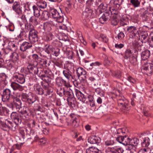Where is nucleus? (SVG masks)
I'll list each match as a JSON object with an SVG mask.
<instances>
[{"label": "nucleus", "mask_w": 153, "mask_h": 153, "mask_svg": "<svg viewBox=\"0 0 153 153\" xmlns=\"http://www.w3.org/2000/svg\"><path fill=\"white\" fill-rule=\"evenodd\" d=\"M50 12L53 19L58 23H61L63 22L64 18L62 15L60 14L56 9H51Z\"/></svg>", "instance_id": "f257e3e1"}, {"label": "nucleus", "mask_w": 153, "mask_h": 153, "mask_svg": "<svg viewBox=\"0 0 153 153\" xmlns=\"http://www.w3.org/2000/svg\"><path fill=\"white\" fill-rule=\"evenodd\" d=\"M13 96L12 93L9 89H5L2 95V100L3 102L8 101Z\"/></svg>", "instance_id": "f03ea898"}, {"label": "nucleus", "mask_w": 153, "mask_h": 153, "mask_svg": "<svg viewBox=\"0 0 153 153\" xmlns=\"http://www.w3.org/2000/svg\"><path fill=\"white\" fill-rule=\"evenodd\" d=\"M127 30L130 33V37L131 38H134L137 36V35H139V32L135 27L130 26L127 28Z\"/></svg>", "instance_id": "7ed1b4c3"}, {"label": "nucleus", "mask_w": 153, "mask_h": 153, "mask_svg": "<svg viewBox=\"0 0 153 153\" xmlns=\"http://www.w3.org/2000/svg\"><path fill=\"white\" fill-rule=\"evenodd\" d=\"M13 79L18 82L22 84L25 81V77L23 75L15 73L13 76Z\"/></svg>", "instance_id": "20e7f679"}, {"label": "nucleus", "mask_w": 153, "mask_h": 153, "mask_svg": "<svg viewBox=\"0 0 153 153\" xmlns=\"http://www.w3.org/2000/svg\"><path fill=\"white\" fill-rule=\"evenodd\" d=\"M144 72L147 75L151 74L153 73V65L147 63L145 64L143 68Z\"/></svg>", "instance_id": "39448f33"}, {"label": "nucleus", "mask_w": 153, "mask_h": 153, "mask_svg": "<svg viewBox=\"0 0 153 153\" xmlns=\"http://www.w3.org/2000/svg\"><path fill=\"white\" fill-rule=\"evenodd\" d=\"M12 9L17 14L21 15L22 13V8L21 7L19 2L15 1L12 6Z\"/></svg>", "instance_id": "423d86ee"}, {"label": "nucleus", "mask_w": 153, "mask_h": 153, "mask_svg": "<svg viewBox=\"0 0 153 153\" xmlns=\"http://www.w3.org/2000/svg\"><path fill=\"white\" fill-rule=\"evenodd\" d=\"M37 33V31L34 29L30 31L29 34V39L33 42L37 41L38 40Z\"/></svg>", "instance_id": "0eeeda50"}, {"label": "nucleus", "mask_w": 153, "mask_h": 153, "mask_svg": "<svg viewBox=\"0 0 153 153\" xmlns=\"http://www.w3.org/2000/svg\"><path fill=\"white\" fill-rule=\"evenodd\" d=\"M20 117V116H19L16 112H13L11 114V119L14 120V122L16 124L21 123L22 121Z\"/></svg>", "instance_id": "6e6552de"}, {"label": "nucleus", "mask_w": 153, "mask_h": 153, "mask_svg": "<svg viewBox=\"0 0 153 153\" xmlns=\"http://www.w3.org/2000/svg\"><path fill=\"white\" fill-rule=\"evenodd\" d=\"M75 94L78 99L80 101L85 102L86 101V98L84 94L78 90H75Z\"/></svg>", "instance_id": "1a4fd4ad"}, {"label": "nucleus", "mask_w": 153, "mask_h": 153, "mask_svg": "<svg viewBox=\"0 0 153 153\" xmlns=\"http://www.w3.org/2000/svg\"><path fill=\"white\" fill-rule=\"evenodd\" d=\"M32 46V45L31 43L25 42L21 44L20 46V50L21 51L24 52L26 50L31 48Z\"/></svg>", "instance_id": "9d476101"}, {"label": "nucleus", "mask_w": 153, "mask_h": 153, "mask_svg": "<svg viewBox=\"0 0 153 153\" xmlns=\"http://www.w3.org/2000/svg\"><path fill=\"white\" fill-rule=\"evenodd\" d=\"M110 17L109 14L108 13L105 12L99 18V21L101 23L103 24L108 20Z\"/></svg>", "instance_id": "9b49d317"}, {"label": "nucleus", "mask_w": 153, "mask_h": 153, "mask_svg": "<svg viewBox=\"0 0 153 153\" xmlns=\"http://www.w3.org/2000/svg\"><path fill=\"white\" fill-rule=\"evenodd\" d=\"M33 8L34 16L36 17H39L41 16V13L42 12V10L35 5L33 6Z\"/></svg>", "instance_id": "f8f14e48"}, {"label": "nucleus", "mask_w": 153, "mask_h": 153, "mask_svg": "<svg viewBox=\"0 0 153 153\" xmlns=\"http://www.w3.org/2000/svg\"><path fill=\"white\" fill-rule=\"evenodd\" d=\"M92 10L89 7L86 8L83 13V17L87 18L90 17L92 13Z\"/></svg>", "instance_id": "ddd939ff"}, {"label": "nucleus", "mask_w": 153, "mask_h": 153, "mask_svg": "<svg viewBox=\"0 0 153 153\" xmlns=\"http://www.w3.org/2000/svg\"><path fill=\"white\" fill-rule=\"evenodd\" d=\"M11 87L14 90H18L20 91H22L23 88L22 86L16 82H13L11 84Z\"/></svg>", "instance_id": "4468645a"}, {"label": "nucleus", "mask_w": 153, "mask_h": 153, "mask_svg": "<svg viewBox=\"0 0 153 153\" xmlns=\"http://www.w3.org/2000/svg\"><path fill=\"white\" fill-rule=\"evenodd\" d=\"M150 51L148 50H146L143 51L141 54V59L143 60L147 59L150 56Z\"/></svg>", "instance_id": "2eb2a0df"}, {"label": "nucleus", "mask_w": 153, "mask_h": 153, "mask_svg": "<svg viewBox=\"0 0 153 153\" xmlns=\"http://www.w3.org/2000/svg\"><path fill=\"white\" fill-rule=\"evenodd\" d=\"M77 75L78 77L81 76H83L85 78L86 76V72L81 67L77 68Z\"/></svg>", "instance_id": "dca6fc26"}, {"label": "nucleus", "mask_w": 153, "mask_h": 153, "mask_svg": "<svg viewBox=\"0 0 153 153\" xmlns=\"http://www.w3.org/2000/svg\"><path fill=\"white\" fill-rule=\"evenodd\" d=\"M100 138L96 136H93L90 137L88 139V142L91 144H95L99 143L100 141Z\"/></svg>", "instance_id": "f3484780"}, {"label": "nucleus", "mask_w": 153, "mask_h": 153, "mask_svg": "<svg viewBox=\"0 0 153 153\" xmlns=\"http://www.w3.org/2000/svg\"><path fill=\"white\" fill-rule=\"evenodd\" d=\"M34 89L38 94L39 95H42L44 93V91L39 85H35Z\"/></svg>", "instance_id": "a211bd4d"}, {"label": "nucleus", "mask_w": 153, "mask_h": 153, "mask_svg": "<svg viewBox=\"0 0 153 153\" xmlns=\"http://www.w3.org/2000/svg\"><path fill=\"white\" fill-rule=\"evenodd\" d=\"M63 74L65 77L68 79L71 80L73 78L71 73L69 70H66L63 72Z\"/></svg>", "instance_id": "6ab92c4d"}, {"label": "nucleus", "mask_w": 153, "mask_h": 153, "mask_svg": "<svg viewBox=\"0 0 153 153\" xmlns=\"http://www.w3.org/2000/svg\"><path fill=\"white\" fill-rule=\"evenodd\" d=\"M143 141L141 143L142 146L143 147L148 148V146L149 145V139L148 137H146L143 138Z\"/></svg>", "instance_id": "aec40b11"}, {"label": "nucleus", "mask_w": 153, "mask_h": 153, "mask_svg": "<svg viewBox=\"0 0 153 153\" xmlns=\"http://www.w3.org/2000/svg\"><path fill=\"white\" fill-rule=\"evenodd\" d=\"M19 112L22 114H26L27 115L29 112V110L27 107L24 106L21 108Z\"/></svg>", "instance_id": "412c9836"}, {"label": "nucleus", "mask_w": 153, "mask_h": 153, "mask_svg": "<svg viewBox=\"0 0 153 153\" xmlns=\"http://www.w3.org/2000/svg\"><path fill=\"white\" fill-rule=\"evenodd\" d=\"M27 68L29 72L31 73L35 74L36 71L37 70V68L36 66L33 65H29L27 67Z\"/></svg>", "instance_id": "4be33fe9"}, {"label": "nucleus", "mask_w": 153, "mask_h": 153, "mask_svg": "<svg viewBox=\"0 0 153 153\" xmlns=\"http://www.w3.org/2000/svg\"><path fill=\"white\" fill-rule=\"evenodd\" d=\"M86 153H98V150L94 147H91L87 149Z\"/></svg>", "instance_id": "5701e85b"}, {"label": "nucleus", "mask_w": 153, "mask_h": 153, "mask_svg": "<svg viewBox=\"0 0 153 153\" xmlns=\"http://www.w3.org/2000/svg\"><path fill=\"white\" fill-rule=\"evenodd\" d=\"M139 143V140L136 138H134L130 140V145L134 146H137Z\"/></svg>", "instance_id": "b1692460"}, {"label": "nucleus", "mask_w": 153, "mask_h": 153, "mask_svg": "<svg viewBox=\"0 0 153 153\" xmlns=\"http://www.w3.org/2000/svg\"><path fill=\"white\" fill-rule=\"evenodd\" d=\"M130 2L134 7H137L140 6V2L139 0H130Z\"/></svg>", "instance_id": "393cba45"}, {"label": "nucleus", "mask_w": 153, "mask_h": 153, "mask_svg": "<svg viewBox=\"0 0 153 153\" xmlns=\"http://www.w3.org/2000/svg\"><path fill=\"white\" fill-rule=\"evenodd\" d=\"M111 74L114 77L116 78H119L121 76V72L119 71H111Z\"/></svg>", "instance_id": "a878e982"}, {"label": "nucleus", "mask_w": 153, "mask_h": 153, "mask_svg": "<svg viewBox=\"0 0 153 153\" xmlns=\"http://www.w3.org/2000/svg\"><path fill=\"white\" fill-rule=\"evenodd\" d=\"M110 151L114 152L116 153H122L123 151V150L117 146L111 147L110 148Z\"/></svg>", "instance_id": "bb28decb"}, {"label": "nucleus", "mask_w": 153, "mask_h": 153, "mask_svg": "<svg viewBox=\"0 0 153 153\" xmlns=\"http://www.w3.org/2000/svg\"><path fill=\"white\" fill-rule=\"evenodd\" d=\"M7 112V108L3 107L1 104L0 103V115L4 116L5 115V113Z\"/></svg>", "instance_id": "cd10ccee"}, {"label": "nucleus", "mask_w": 153, "mask_h": 153, "mask_svg": "<svg viewBox=\"0 0 153 153\" xmlns=\"http://www.w3.org/2000/svg\"><path fill=\"white\" fill-rule=\"evenodd\" d=\"M37 6L40 8L44 9L46 7V3L43 1H40L37 3Z\"/></svg>", "instance_id": "c85d7f7f"}, {"label": "nucleus", "mask_w": 153, "mask_h": 153, "mask_svg": "<svg viewBox=\"0 0 153 153\" xmlns=\"http://www.w3.org/2000/svg\"><path fill=\"white\" fill-rule=\"evenodd\" d=\"M49 14L47 11H43L42 10L41 15L42 18L45 19H48L49 17Z\"/></svg>", "instance_id": "c756f323"}, {"label": "nucleus", "mask_w": 153, "mask_h": 153, "mask_svg": "<svg viewBox=\"0 0 153 153\" xmlns=\"http://www.w3.org/2000/svg\"><path fill=\"white\" fill-rule=\"evenodd\" d=\"M53 35L51 33H49L44 36V39L46 41H50L53 38Z\"/></svg>", "instance_id": "7c9ffc66"}, {"label": "nucleus", "mask_w": 153, "mask_h": 153, "mask_svg": "<svg viewBox=\"0 0 153 153\" xmlns=\"http://www.w3.org/2000/svg\"><path fill=\"white\" fill-rule=\"evenodd\" d=\"M29 21L35 25H36L38 24V22L36 17L35 16H32L29 19Z\"/></svg>", "instance_id": "2f4dec72"}, {"label": "nucleus", "mask_w": 153, "mask_h": 153, "mask_svg": "<svg viewBox=\"0 0 153 153\" xmlns=\"http://www.w3.org/2000/svg\"><path fill=\"white\" fill-rule=\"evenodd\" d=\"M51 24L50 23L48 22L45 23L44 24L43 29L45 31L47 30H49L51 29Z\"/></svg>", "instance_id": "473e14b6"}, {"label": "nucleus", "mask_w": 153, "mask_h": 153, "mask_svg": "<svg viewBox=\"0 0 153 153\" xmlns=\"http://www.w3.org/2000/svg\"><path fill=\"white\" fill-rule=\"evenodd\" d=\"M71 91L70 88H68V89H66V88H65L64 90H63V93L66 96L68 97L71 95Z\"/></svg>", "instance_id": "72a5a7b5"}, {"label": "nucleus", "mask_w": 153, "mask_h": 153, "mask_svg": "<svg viewBox=\"0 0 153 153\" xmlns=\"http://www.w3.org/2000/svg\"><path fill=\"white\" fill-rule=\"evenodd\" d=\"M151 149L147 148L141 149L138 152V153H151Z\"/></svg>", "instance_id": "f704fd0d"}, {"label": "nucleus", "mask_w": 153, "mask_h": 153, "mask_svg": "<svg viewBox=\"0 0 153 153\" xmlns=\"http://www.w3.org/2000/svg\"><path fill=\"white\" fill-rule=\"evenodd\" d=\"M34 29V27L32 25L30 24L25 25V29L27 32L29 31V32H30V31Z\"/></svg>", "instance_id": "c9c22d12"}, {"label": "nucleus", "mask_w": 153, "mask_h": 153, "mask_svg": "<svg viewBox=\"0 0 153 153\" xmlns=\"http://www.w3.org/2000/svg\"><path fill=\"white\" fill-rule=\"evenodd\" d=\"M55 48L49 45L45 50V51L48 54H49L51 52H53Z\"/></svg>", "instance_id": "e433bc0d"}, {"label": "nucleus", "mask_w": 153, "mask_h": 153, "mask_svg": "<svg viewBox=\"0 0 153 153\" xmlns=\"http://www.w3.org/2000/svg\"><path fill=\"white\" fill-rule=\"evenodd\" d=\"M10 58L13 60L16 61L19 59V56L18 54L16 53H13L10 55Z\"/></svg>", "instance_id": "4c0bfd02"}, {"label": "nucleus", "mask_w": 153, "mask_h": 153, "mask_svg": "<svg viewBox=\"0 0 153 153\" xmlns=\"http://www.w3.org/2000/svg\"><path fill=\"white\" fill-rule=\"evenodd\" d=\"M130 139L129 138L127 137L126 136H125L123 144L125 146L130 145Z\"/></svg>", "instance_id": "58836bf2"}, {"label": "nucleus", "mask_w": 153, "mask_h": 153, "mask_svg": "<svg viewBox=\"0 0 153 153\" xmlns=\"http://www.w3.org/2000/svg\"><path fill=\"white\" fill-rule=\"evenodd\" d=\"M131 51L130 49H127L125 52V56L124 58L125 59H128L130 57L131 55Z\"/></svg>", "instance_id": "ea45409f"}, {"label": "nucleus", "mask_w": 153, "mask_h": 153, "mask_svg": "<svg viewBox=\"0 0 153 153\" xmlns=\"http://www.w3.org/2000/svg\"><path fill=\"white\" fill-rule=\"evenodd\" d=\"M28 97L26 94H22L21 95L20 97L21 100L23 101L26 102L27 101Z\"/></svg>", "instance_id": "a19ab883"}, {"label": "nucleus", "mask_w": 153, "mask_h": 153, "mask_svg": "<svg viewBox=\"0 0 153 153\" xmlns=\"http://www.w3.org/2000/svg\"><path fill=\"white\" fill-rule=\"evenodd\" d=\"M6 123L7 124V126H8V128L10 129L13 127V123L10 121L9 120H6Z\"/></svg>", "instance_id": "79ce46f5"}, {"label": "nucleus", "mask_w": 153, "mask_h": 153, "mask_svg": "<svg viewBox=\"0 0 153 153\" xmlns=\"http://www.w3.org/2000/svg\"><path fill=\"white\" fill-rule=\"evenodd\" d=\"M38 76L40 77L43 80H46L47 81L48 78H49L48 76H46L45 74H38Z\"/></svg>", "instance_id": "37998d69"}, {"label": "nucleus", "mask_w": 153, "mask_h": 153, "mask_svg": "<svg viewBox=\"0 0 153 153\" xmlns=\"http://www.w3.org/2000/svg\"><path fill=\"white\" fill-rule=\"evenodd\" d=\"M36 100L34 98L32 97H28L26 102H27L29 104H31L33 103Z\"/></svg>", "instance_id": "c03bdc74"}, {"label": "nucleus", "mask_w": 153, "mask_h": 153, "mask_svg": "<svg viewBox=\"0 0 153 153\" xmlns=\"http://www.w3.org/2000/svg\"><path fill=\"white\" fill-rule=\"evenodd\" d=\"M123 0H112L111 2L115 5H120L122 3Z\"/></svg>", "instance_id": "a18cd8bd"}, {"label": "nucleus", "mask_w": 153, "mask_h": 153, "mask_svg": "<svg viewBox=\"0 0 153 153\" xmlns=\"http://www.w3.org/2000/svg\"><path fill=\"white\" fill-rule=\"evenodd\" d=\"M124 138V136H119L117 137V138H116V140L119 143L123 144V141Z\"/></svg>", "instance_id": "49530a36"}, {"label": "nucleus", "mask_w": 153, "mask_h": 153, "mask_svg": "<svg viewBox=\"0 0 153 153\" xmlns=\"http://www.w3.org/2000/svg\"><path fill=\"white\" fill-rule=\"evenodd\" d=\"M99 7L102 12H104L106 10V7L104 6L103 4H101L99 6Z\"/></svg>", "instance_id": "de8ad7c7"}, {"label": "nucleus", "mask_w": 153, "mask_h": 153, "mask_svg": "<svg viewBox=\"0 0 153 153\" xmlns=\"http://www.w3.org/2000/svg\"><path fill=\"white\" fill-rule=\"evenodd\" d=\"M76 119L73 120L72 123V125L74 127H77L79 125V123Z\"/></svg>", "instance_id": "09e8293b"}, {"label": "nucleus", "mask_w": 153, "mask_h": 153, "mask_svg": "<svg viewBox=\"0 0 153 153\" xmlns=\"http://www.w3.org/2000/svg\"><path fill=\"white\" fill-rule=\"evenodd\" d=\"M27 11L28 12L25 16L26 20L27 19H29L30 17L32 16L31 12L30 11Z\"/></svg>", "instance_id": "8fccbe9b"}, {"label": "nucleus", "mask_w": 153, "mask_h": 153, "mask_svg": "<svg viewBox=\"0 0 153 153\" xmlns=\"http://www.w3.org/2000/svg\"><path fill=\"white\" fill-rule=\"evenodd\" d=\"M118 22V20L117 19H113L111 21V23L112 25H117Z\"/></svg>", "instance_id": "3c124183"}, {"label": "nucleus", "mask_w": 153, "mask_h": 153, "mask_svg": "<svg viewBox=\"0 0 153 153\" xmlns=\"http://www.w3.org/2000/svg\"><path fill=\"white\" fill-rule=\"evenodd\" d=\"M0 126L3 128H8V126H7V124L6 123V120L4 122H2L1 121L0 122Z\"/></svg>", "instance_id": "603ef678"}, {"label": "nucleus", "mask_w": 153, "mask_h": 153, "mask_svg": "<svg viewBox=\"0 0 153 153\" xmlns=\"http://www.w3.org/2000/svg\"><path fill=\"white\" fill-rule=\"evenodd\" d=\"M59 49L58 48L55 49V50L53 52H54V55L56 56H57L59 55Z\"/></svg>", "instance_id": "864d4df0"}, {"label": "nucleus", "mask_w": 153, "mask_h": 153, "mask_svg": "<svg viewBox=\"0 0 153 153\" xmlns=\"http://www.w3.org/2000/svg\"><path fill=\"white\" fill-rule=\"evenodd\" d=\"M125 36L124 33L122 32H120L118 35V37L119 39H122Z\"/></svg>", "instance_id": "5fc2aeb1"}, {"label": "nucleus", "mask_w": 153, "mask_h": 153, "mask_svg": "<svg viewBox=\"0 0 153 153\" xmlns=\"http://www.w3.org/2000/svg\"><path fill=\"white\" fill-rule=\"evenodd\" d=\"M139 42V40L134 41L133 43V45L136 48L138 47L140 45Z\"/></svg>", "instance_id": "6e6d98bb"}, {"label": "nucleus", "mask_w": 153, "mask_h": 153, "mask_svg": "<svg viewBox=\"0 0 153 153\" xmlns=\"http://www.w3.org/2000/svg\"><path fill=\"white\" fill-rule=\"evenodd\" d=\"M114 142L113 141L108 140L106 141L105 144L106 146H109L113 144Z\"/></svg>", "instance_id": "4d7b16f0"}, {"label": "nucleus", "mask_w": 153, "mask_h": 153, "mask_svg": "<svg viewBox=\"0 0 153 153\" xmlns=\"http://www.w3.org/2000/svg\"><path fill=\"white\" fill-rule=\"evenodd\" d=\"M39 141L40 143L42 145H45L46 144V141L44 138H42L39 140Z\"/></svg>", "instance_id": "13d9d810"}, {"label": "nucleus", "mask_w": 153, "mask_h": 153, "mask_svg": "<svg viewBox=\"0 0 153 153\" xmlns=\"http://www.w3.org/2000/svg\"><path fill=\"white\" fill-rule=\"evenodd\" d=\"M65 3L69 8H70L71 7L72 4L71 1L67 0L66 1Z\"/></svg>", "instance_id": "bf43d9fd"}, {"label": "nucleus", "mask_w": 153, "mask_h": 153, "mask_svg": "<svg viewBox=\"0 0 153 153\" xmlns=\"http://www.w3.org/2000/svg\"><path fill=\"white\" fill-rule=\"evenodd\" d=\"M100 39V40H101L105 42H107V40L105 36L102 35V36H101Z\"/></svg>", "instance_id": "052dcab7"}, {"label": "nucleus", "mask_w": 153, "mask_h": 153, "mask_svg": "<svg viewBox=\"0 0 153 153\" xmlns=\"http://www.w3.org/2000/svg\"><path fill=\"white\" fill-rule=\"evenodd\" d=\"M128 80L131 82L134 83L135 82V80L131 76H129L128 79Z\"/></svg>", "instance_id": "680f3d73"}, {"label": "nucleus", "mask_w": 153, "mask_h": 153, "mask_svg": "<svg viewBox=\"0 0 153 153\" xmlns=\"http://www.w3.org/2000/svg\"><path fill=\"white\" fill-rule=\"evenodd\" d=\"M124 45L122 44H115V47L117 48H121L123 47Z\"/></svg>", "instance_id": "e2e57ef3"}, {"label": "nucleus", "mask_w": 153, "mask_h": 153, "mask_svg": "<svg viewBox=\"0 0 153 153\" xmlns=\"http://www.w3.org/2000/svg\"><path fill=\"white\" fill-rule=\"evenodd\" d=\"M20 55L22 58L25 59L26 57L27 53L26 52H22L20 53Z\"/></svg>", "instance_id": "0e129e2a"}, {"label": "nucleus", "mask_w": 153, "mask_h": 153, "mask_svg": "<svg viewBox=\"0 0 153 153\" xmlns=\"http://www.w3.org/2000/svg\"><path fill=\"white\" fill-rule=\"evenodd\" d=\"M100 64V63L98 62H93L90 64L91 66H95L96 65H99Z\"/></svg>", "instance_id": "69168bd1"}, {"label": "nucleus", "mask_w": 153, "mask_h": 153, "mask_svg": "<svg viewBox=\"0 0 153 153\" xmlns=\"http://www.w3.org/2000/svg\"><path fill=\"white\" fill-rule=\"evenodd\" d=\"M121 101V100H119V104H120L122 105V107L123 109H125L126 108V106L125 105H124V103L123 102H120V101Z\"/></svg>", "instance_id": "338daca9"}, {"label": "nucleus", "mask_w": 153, "mask_h": 153, "mask_svg": "<svg viewBox=\"0 0 153 153\" xmlns=\"http://www.w3.org/2000/svg\"><path fill=\"white\" fill-rule=\"evenodd\" d=\"M150 45L152 47H153V33L151 34V40L150 41Z\"/></svg>", "instance_id": "774afa93"}]
</instances>
